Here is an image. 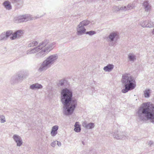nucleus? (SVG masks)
I'll return each mask as SVG.
<instances>
[{"instance_id": "nucleus-1", "label": "nucleus", "mask_w": 154, "mask_h": 154, "mask_svg": "<svg viewBox=\"0 0 154 154\" xmlns=\"http://www.w3.org/2000/svg\"><path fill=\"white\" fill-rule=\"evenodd\" d=\"M72 93L71 90L65 88L61 91L60 100L63 104L64 114L68 116L72 114L77 105V101L72 99Z\"/></svg>"}, {"instance_id": "nucleus-2", "label": "nucleus", "mask_w": 154, "mask_h": 154, "mask_svg": "<svg viewBox=\"0 0 154 154\" xmlns=\"http://www.w3.org/2000/svg\"><path fill=\"white\" fill-rule=\"evenodd\" d=\"M56 43L51 42L49 40L45 39L39 44L38 45L33 48H31L26 51L27 54L36 53V58H42L44 57L56 46Z\"/></svg>"}, {"instance_id": "nucleus-3", "label": "nucleus", "mask_w": 154, "mask_h": 154, "mask_svg": "<svg viewBox=\"0 0 154 154\" xmlns=\"http://www.w3.org/2000/svg\"><path fill=\"white\" fill-rule=\"evenodd\" d=\"M136 115L140 120H149L154 124V105L149 103H143L138 109Z\"/></svg>"}, {"instance_id": "nucleus-4", "label": "nucleus", "mask_w": 154, "mask_h": 154, "mask_svg": "<svg viewBox=\"0 0 154 154\" xmlns=\"http://www.w3.org/2000/svg\"><path fill=\"white\" fill-rule=\"evenodd\" d=\"M121 82L125 88L122 89L123 93H126L128 91L132 90L136 87V82L135 79L130 74L125 73L122 76Z\"/></svg>"}, {"instance_id": "nucleus-5", "label": "nucleus", "mask_w": 154, "mask_h": 154, "mask_svg": "<svg viewBox=\"0 0 154 154\" xmlns=\"http://www.w3.org/2000/svg\"><path fill=\"white\" fill-rule=\"evenodd\" d=\"M58 58V56L57 54L49 55L42 62L38 69V71L42 72L46 71L57 62Z\"/></svg>"}, {"instance_id": "nucleus-6", "label": "nucleus", "mask_w": 154, "mask_h": 154, "mask_svg": "<svg viewBox=\"0 0 154 154\" xmlns=\"http://www.w3.org/2000/svg\"><path fill=\"white\" fill-rule=\"evenodd\" d=\"M90 23V21L87 20H85L80 22L76 28L77 35H81L85 34L86 32L85 27L88 25Z\"/></svg>"}, {"instance_id": "nucleus-7", "label": "nucleus", "mask_w": 154, "mask_h": 154, "mask_svg": "<svg viewBox=\"0 0 154 154\" xmlns=\"http://www.w3.org/2000/svg\"><path fill=\"white\" fill-rule=\"evenodd\" d=\"M39 17H35L33 18L31 15L29 14H25L21 15L15 18V22L17 23H21L23 22H26L28 21L32 20L38 18Z\"/></svg>"}, {"instance_id": "nucleus-8", "label": "nucleus", "mask_w": 154, "mask_h": 154, "mask_svg": "<svg viewBox=\"0 0 154 154\" xmlns=\"http://www.w3.org/2000/svg\"><path fill=\"white\" fill-rule=\"evenodd\" d=\"M117 36V34L115 32H112L109 35L107 38V40L109 46H113L114 45L116 41Z\"/></svg>"}, {"instance_id": "nucleus-9", "label": "nucleus", "mask_w": 154, "mask_h": 154, "mask_svg": "<svg viewBox=\"0 0 154 154\" xmlns=\"http://www.w3.org/2000/svg\"><path fill=\"white\" fill-rule=\"evenodd\" d=\"M123 132L116 131L112 133V136L117 140H122L125 139V136Z\"/></svg>"}, {"instance_id": "nucleus-10", "label": "nucleus", "mask_w": 154, "mask_h": 154, "mask_svg": "<svg viewBox=\"0 0 154 154\" xmlns=\"http://www.w3.org/2000/svg\"><path fill=\"white\" fill-rule=\"evenodd\" d=\"M23 34V31L21 30L17 31L12 34V36L10 37L11 40H15L16 38H20Z\"/></svg>"}, {"instance_id": "nucleus-11", "label": "nucleus", "mask_w": 154, "mask_h": 154, "mask_svg": "<svg viewBox=\"0 0 154 154\" xmlns=\"http://www.w3.org/2000/svg\"><path fill=\"white\" fill-rule=\"evenodd\" d=\"M13 139L15 142L17 143V146H20L22 144V140L21 137L19 135L15 134L12 137Z\"/></svg>"}, {"instance_id": "nucleus-12", "label": "nucleus", "mask_w": 154, "mask_h": 154, "mask_svg": "<svg viewBox=\"0 0 154 154\" xmlns=\"http://www.w3.org/2000/svg\"><path fill=\"white\" fill-rule=\"evenodd\" d=\"M143 6L145 12H147L150 11L151 6L148 1H144L143 4Z\"/></svg>"}, {"instance_id": "nucleus-13", "label": "nucleus", "mask_w": 154, "mask_h": 154, "mask_svg": "<svg viewBox=\"0 0 154 154\" xmlns=\"http://www.w3.org/2000/svg\"><path fill=\"white\" fill-rule=\"evenodd\" d=\"M82 126L85 128L88 129H92L94 127V124L93 123H88L86 122L85 121L82 122Z\"/></svg>"}, {"instance_id": "nucleus-14", "label": "nucleus", "mask_w": 154, "mask_h": 154, "mask_svg": "<svg viewBox=\"0 0 154 154\" xmlns=\"http://www.w3.org/2000/svg\"><path fill=\"white\" fill-rule=\"evenodd\" d=\"M42 88L43 86L41 85L38 83L32 84L29 87V88L33 90L42 89Z\"/></svg>"}, {"instance_id": "nucleus-15", "label": "nucleus", "mask_w": 154, "mask_h": 154, "mask_svg": "<svg viewBox=\"0 0 154 154\" xmlns=\"http://www.w3.org/2000/svg\"><path fill=\"white\" fill-rule=\"evenodd\" d=\"M58 128V126L57 125H55L52 127L51 132V134L52 136H54L57 134Z\"/></svg>"}, {"instance_id": "nucleus-16", "label": "nucleus", "mask_w": 154, "mask_h": 154, "mask_svg": "<svg viewBox=\"0 0 154 154\" xmlns=\"http://www.w3.org/2000/svg\"><path fill=\"white\" fill-rule=\"evenodd\" d=\"M23 71H20L15 74L19 82L22 81L24 78V75L23 74Z\"/></svg>"}, {"instance_id": "nucleus-17", "label": "nucleus", "mask_w": 154, "mask_h": 154, "mask_svg": "<svg viewBox=\"0 0 154 154\" xmlns=\"http://www.w3.org/2000/svg\"><path fill=\"white\" fill-rule=\"evenodd\" d=\"M114 68V65L109 64L103 68V70L106 72H109L111 71Z\"/></svg>"}, {"instance_id": "nucleus-18", "label": "nucleus", "mask_w": 154, "mask_h": 154, "mask_svg": "<svg viewBox=\"0 0 154 154\" xmlns=\"http://www.w3.org/2000/svg\"><path fill=\"white\" fill-rule=\"evenodd\" d=\"M149 22L148 20H143L140 21L139 24L143 27L147 28L148 25V23Z\"/></svg>"}, {"instance_id": "nucleus-19", "label": "nucleus", "mask_w": 154, "mask_h": 154, "mask_svg": "<svg viewBox=\"0 0 154 154\" xmlns=\"http://www.w3.org/2000/svg\"><path fill=\"white\" fill-rule=\"evenodd\" d=\"M3 5L5 8L7 9L10 10L11 8V6L9 2L8 1H5L3 4Z\"/></svg>"}, {"instance_id": "nucleus-20", "label": "nucleus", "mask_w": 154, "mask_h": 154, "mask_svg": "<svg viewBox=\"0 0 154 154\" xmlns=\"http://www.w3.org/2000/svg\"><path fill=\"white\" fill-rule=\"evenodd\" d=\"M128 57L130 61H134L136 60V56L133 53H130L128 55Z\"/></svg>"}, {"instance_id": "nucleus-21", "label": "nucleus", "mask_w": 154, "mask_h": 154, "mask_svg": "<svg viewBox=\"0 0 154 154\" xmlns=\"http://www.w3.org/2000/svg\"><path fill=\"white\" fill-rule=\"evenodd\" d=\"M10 81L12 84H15L19 82L15 74L11 77V79Z\"/></svg>"}, {"instance_id": "nucleus-22", "label": "nucleus", "mask_w": 154, "mask_h": 154, "mask_svg": "<svg viewBox=\"0 0 154 154\" xmlns=\"http://www.w3.org/2000/svg\"><path fill=\"white\" fill-rule=\"evenodd\" d=\"M74 130L76 132H79L81 131L80 125L79 124V122H76L74 125Z\"/></svg>"}, {"instance_id": "nucleus-23", "label": "nucleus", "mask_w": 154, "mask_h": 154, "mask_svg": "<svg viewBox=\"0 0 154 154\" xmlns=\"http://www.w3.org/2000/svg\"><path fill=\"white\" fill-rule=\"evenodd\" d=\"M7 40V39L6 36L5 32H3L0 35V41L2 40L6 41Z\"/></svg>"}, {"instance_id": "nucleus-24", "label": "nucleus", "mask_w": 154, "mask_h": 154, "mask_svg": "<svg viewBox=\"0 0 154 154\" xmlns=\"http://www.w3.org/2000/svg\"><path fill=\"white\" fill-rule=\"evenodd\" d=\"M38 44V42L36 41H31L28 44V46L29 47H32L37 45Z\"/></svg>"}, {"instance_id": "nucleus-25", "label": "nucleus", "mask_w": 154, "mask_h": 154, "mask_svg": "<svg viewBox=\"0 0 154 154\" xmlns=\"http://www.w3.org/2000/svg\"><path fill=\"white\" fill-rule=\"evenodd\" d=\"M144 96L145 97L148 98L149 97V94L150 93V90L149 89H146L144 91Z\"/></svg>"}, {"instance_id": "nucleus-26", "label": "nucleus", "mask_w": 154, "mask_h": 154, "mask_svg": "<svg viewBox=\"0 0 154 154\" xmlns=\"http://www.w3.org/2000/svg\"><path fill=\"white\" fill-rule=\"evenodd\" d=\"M148 21L149 22L148 23V26H147V28H152L154 27V21H152L151 20H148Z\"/></svg>"}, {"instance_id": "nucleus-27", "label": "nucleus", "mask_w": 154, "mask_h": 154, "mask_svg": "<svg viewBox=\"0 0 154 154\" xmlns=\"http://www.w3.org/2000/svg\"><path fill=\"white\" fill-rule=\"evenodd\" d=\"M12 3H17V5H22L23 2L21 0H11Z\"/></svg>"}, {"instance_id": "nucleus-28", "label": "nucleus", "mask_w": 154, "mask_h": 154, "mask_svg": "<svg viewBox=\"0 0 154 154\" xmlns=\"http://www.w3.org/2000/svg\"><path fill=\"white\" fill-rule=\"evenodd\" d=\"M0 121L1 123H4L6 122L5 117L3 115H0Z\"/></svg>"}, {"instance_id": "nucleus-29", "label": "nucleus", "mask_w": 154, "mask_h": 154, "mask_svg": "<svg viewBox=\"0 0 154 154\" xmlns=\"http://www.w3.org/2000/svg\"><path fill=\"white\" fill-rule=\"evenodd\" d=\"M13 32L12 30H8L5 32L6 36L7 39L13 33Z\"/></svg>"}, {"instance_id": "nucleus-30", "label": "nucleus", "mask_w": 154, "mask_h": 154, "mask_svg": "<svg viewBox=\"0 0 154 154\" xmlns=\"http://www.w3.org/2000/svg\"><path fill=\"white\" fill-rule=\"evenodd\" d=\"M112 10L114 12H116L120 11V8L119 7L115 6L112 7Z\"/></svg>"}, {"instance_id": "nucleus-31", "label": "nucleus", "mask_w": 154, "mask_h": 154, "mask_svg": "<svg viewBox=\"0 0 154 154\" xmlns=\"http://www.w3.org/2000/svg\"><path fill=\"white\" fill-rule=\"evenodd\" d=\"M126 7V9L127 10H128L130 9H131L134 8V6L133 4H129Z\"/></svg>"}, {"instance_id": "nucleus-32", "label": "nucleus", "mask_w": 154, "mask_h": 154, "mask_svg": "<svg viewBox=\"0 0 154 154\" xmlns=\"http://www.w3.org/2000/svg\"><path fill=\"white\" fill-rule=\"evenodd\" d=\"M96 32L94 31H89L86 32L85 34H88L89 35L91 36L96 34Z\"/></svg>"}, {"instance_id": "nucleus-33", "label": "nucleus", "mask_w": 154, "mask_h": 154, "mask_svg": "<svg viewBox=\"0 0 154 154\" xmlns=\"http://www.w3.org/2000/svg\"><path fill=\"white\" fill-rule=\"evenodd\" d=\"M59 86H63L64 85V82L63 81H60L58 83Z\"/></svg>"}, {"instance_id": "nucleus-34", "label": "nucleus", "mask_w": 154, "mask_h": 154, "mask_svg": "<svg viewBox=\"0 0 154 154\" xmlns=\"http://www.w3.org/2000/svg\"><path fill=\"white\" fill-rule=\"evenodd\" d=\"M120 8V10H123L124 11H125L127 10L126 9V6L121 7L120 8Z\"/></svg>"}, {"instance_id": "nucleus-35", "label": "nucleus", "mask_w": 154, "mask_h": 154, "mask_svg": "<svg viewBox=\"0 0 154 154\" xmlns=\"http://www.w3.org/2000/svg\"><path fill=\"white\" fill-rule=\"evenodd\" d=\"M56 143V141H54L52 142L51 144V145L53 147H54L55 146V145Z\"/></svg>"}, {"instance_id": "nucleus-36", "label": "nucleus", "mask_w": 154, "mask_h": 154, "mask_svg": "<svg viewBox=\"0 0 154 154\" xmlns=\"http://www.w3.org/2000/svg\"><path fill=\"white\" fill-rule=\"evenodd\" d=\"M57 143V145L59 146H61V144L60 142L58 141H56Z\"/></svg>"}, {"instance_id": "nucleus-37", "label": "nucleus", "mask_w": 154, "mask_h": 154, "mask_svg": "<svg viewBox=\"0 0 154 154\" xmlns=\"http://www.w3.org/2000/svg\"><path fill=\"white\" fill-rule=\"evenodd\" d=\"M153 144V142L152 141H150L149 142L148 145H149L150 146H151L152 144Z\"/></svg>"}, {"instance_id": "nucleus-38", "label": "nucleus", "mask_w": 154, "mask_h": 154, "mask_svg": "<svg viewBox=\"0 0 154 154\" xmlns=\"http://www.w3.org/2000/svg\"><path fill=\"white\" fill-rule=\"evenodd\" d=\"M82 154H88L85 151H84L82 152Z\"/></svg>"}, {"instance_id": "nucleus-39", "label": "nucleus", "mask_w": 154, "mask_h": 154, "mask_svg": "<svg viewBox=\"0 0 154 154\" xmlns=\"http://www.w3.org/2000/svg\"><path fill=\"white\" fill-rule=\"evenodd\" d=\"M152 34L154 35V29H153L152 32Z\"/></svg>"}, {"instance_id": "nucleus-40", "label": "nucleus", "mask_w": 154, "mask_h": 154, "mask_svg": "<svg viewBox=\"0 0 154 154\" xmlns=\"http://www.w3.org/2000/svg\"><path fill=\"white\" fill-rule=\"evenodd\" d=\"M82 143L83 145H85V142L83 141H82Z\"/></svg>"}]
</instances>
